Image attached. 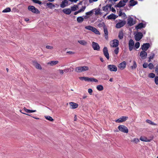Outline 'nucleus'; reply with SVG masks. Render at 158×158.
<instances>
[{"mask_svg": "<svg viewBox=\"0 0 158 158\" xmlns=\"http://www.w3.org/2000/svg\"><path fill=\"white\" fill-rule=\"evenodd\" d=\"M89 68L86 66H78L75 69V71L77 73H81L89 70Z\"/></svg>", "mask_w": 158, "mask_h": 158, "instance_id": "obj_1", "label": "nucleus"}, {"mask_svg": "<svg viewBox=\"0 0 158 158\" xmlns=\"http://www.w3.org/2000/svg\"><path fill=\"white\" fill-rule=\"evenodd\" d=\"M119 130L123 132L127 133L128 132V129L127 128L123 125H119L118 127Z\"/></svg>", "mask_w": 158, "mask_h": 158, "instance_id": "obj_2", "label": "nucleus"}, {"mask_svg": "<svg viewBox=\"0 0 158 158\" xmlns=\"http://www.w3.org/2000/svg\"><path fill=\"white\" fill-rule=\"evenodd\" d=\"M28 9L29 10L31 11L34 13L37 14L40 13V11L34 6H29L28 7Z\"/></svg>", "mask_w": 158, "mask_h": 158, "instance_id": "obj_3", "label": "nucleus"}, {"mask_svg": "<svg viewBox=\"0 0 158 158\" xmlns=\"http://www.w3.org/2000/svg\"><path fill=\"white\" fill-rule=\"evenodd\" d=\"M143 35L141 32H137L135 35V38L137 41L140 40L143 37Z\"/></svg>", "mask_w": 158, "mask_h": 158, "instance_id": "obj_4", "label": "nucleus"}, {"mask_svg": "<svg viewBox=\"0 0 158 158\" xmlns=\"http://www.w3.org/2000/svg\"><path fill=\"white\" fill-rule=\"evenodd\" d=\"M108 69L111 72H116L117 68L116 66L113 64L109 65L107 66Z\"/></svg>", "mask_w": 158, "mask_h": 158, "instance_id": "obj_5", "label": "nucleus"}, {"mask_svg": "<svg viewBox=\"0 0 158 158\" xmlns=\"http://www.w3.org/2000/svg\"><path fill=\"white\" fill-rule=\"evenodd\" d=\"M120 21L117 23L116 25V27L117 28H119L123 26L126 23V22L125 20L122 21L121 20H120Z\"/></svg>", "mask_w": 158, "mask_h": 158, "instance_id": "obj_6", "label": "nucleus"}, {"mask_svg": "<svg viewBox=\"0 0 158 158\" xmlns=\"http://www.w3.org/2000/svg\"><path fill=\"white\" fill-rule=\"evenodd\" d=\"M92 47L94 50L99 51L100 50V47L97 43L93 42L92 43Z\"/></svg>", "mask_w": 158, "mask_h": 158, "instance_id": "obj_7", "label": "nucleus"}, {"mask_svg": "<svg viewBox=\"0 0 158 158\" xmlns=\"http://www.w3.org/2000/svg\"><path fill=\"white\" fill-rule=\"evenodd\" d=\"M103 54L107 59H109V54L108 52L107 48L106 47H104L103 49Z\"/></svg>", "mask_w": 158, "mask_h": 158, "instance_id": "obj_8", "label": "nucleus"}, {"mask_svg": "<svg viewBox=\"0 0 158 158\" xmlns=\"http://www.w3.org/2000/svg\"><path fill=\"white\" fill-rule=\"evenodd\" d=\"M127 24L129 26H131L135 24V21L131 17H128L127 19Z\"/></svg>", "mask_w": 158, "mask_h": 158, "instance_id": "obj_9", "label": "nucleus"}, {"mask_svg": "<svg viewBox=\"0 0 158 158\" xmlns=\"http://www.w3.org/2000/svg\"><path fill=\"white\" fill-rule=\"evenodd\" d=\"M134 42L132 39L130 40L128 43L129 49L130 51H131L133 48Z\"/></svg>", "mask_w": 158, "mask_h": 158, "instance_id": "obj_10", "label": "nucleus"}, {"mask_svg": "<svg viewBox=\"0 0 158 158\" xmlns=\"http://www.w3.org/2000/svg\"><path fill=\"white\" fill-rule=\"evenodd\" d=\"M119 44V41L118 40H117L115 39L114 40L112 41V43L111 44H110V46L114 48H116L117 47Z\"/></svg>", "mask_w": 158, "mask_h": 158, "instance_id": "obj_11", "label": "nucleus"}, {"mask_svg": "<svg viewBox=\"0 0 158 158\" xmlns=\"http://www.w3.org/2000/svg\"><path fill=\"white\" fill-rule=\"evenodd\" d=\"M128 118V117L123 116L116 120L115 122L118 123H122L126 121Z\"/></svg>", "mask_w": 158, "mask_h": 158, "instance_id": "obj_12", "label": "nucleus"}, {"mask_svg": "<svg viewBox=\"0 0 158 158\" xmlns=\"http://www.w3.org/2000/svg\"><path fill=\"white\" fill-rule=\"evenodd\" d=\"M33 65L37 69L41 70L42 68L40 64L37 62L36 61L34 60L32 61Z\"/></svg>", "mask_w": 158, "mask_h": 158, "instance_id": "obj_13", "label": "nucleus"}, {"mask_svg": "<svg viewBox=\"0 0 158 158\" xmlns=\"http://www.w3.org/2000/svg\"><path fill=\"white\" fill-rule=\"evenodd\" d=\"M150 47V44L149 43L144 44L141 47V49L143 51H147Z\"/></svg>", "mask_w": 158, "mask_h": 158, "instance_id": "obj_14", "label": "nucleus"}, {"mask_svg": "<svg viewBox=\"0 0 158 158\" xmlns=\"http://www.w3.org/2000/svg\"><path fill=\"white\" fill-rule=\"evenodd\" d=\"M126 62L125 61H123L120 63L118 66V67L121 70L123 69L126 66Z\"/></svg>", "mask_w": 158, "mask_h": 158, "instance_id": "obj_15", "label": "nucleus"}, {"mask_svg": "<svg viewBox=\"0 0 158 158\" xmlns=\"http://www.w3.org/2000/svg\"><path fill=\"white\" fill-rule=\"evenodd\" d=\"M125 5V3L124 2V1L121 0L117 5L115 6V7L120 8L124 6Z\"/></svg>", "mask_w": 158, "mask_h": 158, "instance_id": "obj_16", "label": "nucleus"}, {"mask_svg": "<svg viewBox=\"0 0 158 158\" xmlns=\"http://www.w3.org/2000/svg\"><path fill=\"white\" fill-rule=\"evenodd\" d=\"M68 1L67 0H63L60 4L61 7L64 8L67 6L68 4Z\"/></svg>", "mask_w": 158, "mask_h": 158, "instance_id": "obj_17", "label": "nucleus"}, {"mask_svg": "<svg viewBox=\"0 0 158 158\" xmlns=\"http://www.w3.org/2000/svg\"><path fill=\"white\" fill-rule=\"evenodd\" d=\"M145 27V25L144 24L142 23H139L136 26L135 29L136 30L141 29L143 28H144Z\"/></svg>", "mask_w": 158, "mask_h": 158, "instance_id": "obj_18", "label": "nucleus"}, {"mask_svg": "<svg viewBox=\"0 0 158 158\" xmlns=\"http://www.w3.org/2000/svg\"><path fill=\"white\" fill-rule=\"evenodd\" d=\"M147 55V53L145 51H143L140 52V56L142 59H144L146 58Z\"/></svg>", "mask_w": 158, "mask_h": 158, "instance_id": "obj_19", "label": "nucleus"}, {"mask_svg": "<svg viewBox=\"0 0 158 158\" xmlns=\"http://www.w3.org/2000/svg\"><path fill=\"white\" fill-rule=\"evenodd\" d=\"M118 17L115 15L112 14L108 15L107 18L108 19H115Z\"/></svg>", "mask_w": 158, "mask_h": 158, "instance_id": "obj_20", "label": "nucleus"}, {"mask_svg": "<svg viewBox=\"0 0 158 158\" xmlns=\"http://www.w3.org/2000/svg\"><path fill=\"white\" fill-rule=\"evenodd\" d=\"M69 104L70 105V106L72 107L71 108L73 109H75L77 108L78 106V105L77 103L73 102H70Z\"/></svg>", "mask_w": 158, "mask_h": 158, "instance_id": "obj_21", "label": "nucleus"}, {"mask_svg": "<svg viewBox=\"0 0 158 158\" xmlns=\"http://www.w3.org/2000/svg\"><path fill=\"white\" fill-rule=\"evenodd\" d=\"M63 12L66 15H69L71 12V10L70 8L64 9L62 10Z\"/></svg>", "mask_w": 158, "mask_h": 158, "instance_id": "obj_22", "label": "nucleus"}, {"mask_svg": "<svg viewBox=\"0 0 158 158\" xmlns=\"http://www.w3.org/2000/svg\"><path fill=\"white\" fill-rule=\"evenodd\" d=\"M59 63V61L57 60L51 61L47 63L48 64H50L51 66H53Z\"/></svg>", "mask_w": 158, "mask_h": 158, "instance_id": "obj_23", "label": "nucleus"}, {"mask_svg": "<svg viewBox=\"0 0 158 158\" xmlns=\"http://www.w3.org/2000/svg\"><path fill=\"white\" fill-rule=\"evenodd\" d=\"M103 29L105 39L106 40H107L108 39V34L107 29L106 27H104Z\"/></svg>", "mask_w": 158, "mask_h": 158, "instance_id": "obj_24", "label": "nucleus"}, {"mask_svg": "<svg viewBox=\"0 0 158 158\" xmlns=\"http://www.w3.org/2000/svg\"><path fill=\"white\" fill-rule=\"evenodd\" d=\"M46 6L51 9H52L55 7L54 4L50 2L47 3L46 4Z\"/></svg>", "mask_w": 158, "mask_h": 158, "instance_id": "obj_25", "label": "nucleus"}, {"mask_svg": "<svg viewBox=\"0 0 158 158\" xmlns=\"http://www.w3.org/2000/svg\"><path fill=\"white\" fill-rule=\"evenodd\" d=\"M95 10V15H101L102 13L100 11V9L99 8H98L97 9H95L93 10Z\"/></svg>", "mask_w": 158, "mask_h": 158, "instance_id": "obj_26", "label": "nucleus"}, {"mask_svg": "<svg viewBox=\"0 0 158 158\" xmlns=\"http://www.w3.org/2000/svg\"><path fill=\"white\" fill-rule=\"evenodd\" d=\"M77 21L78 23H82L84 21V18L82 16L78 17L77 18Z\"/></svg>", "mask_w": 158, "mask_h": 158, "instance_id": "obj_27", "label": "nucleus"}, {"mask_svg": "<svg viewBox=\"0 0 158 158\" xmlns=\"http://www.w3.org/2000/svg\"><path fill=\"white\" fill-rule=\"evenodd\" d=\"M78 42L83 45H85L87 44V42L84 40H78Z\"/></svg>", "mask_w": 158, "mask_h": 158, "instance_id": "obj_28", "label": "nucleus"}, {"mask_svg": "<svg viewBox=\"0 0 158 158\" xmlns=\"http://www.w3.org/2000/svg\"><path fill=\"white\" fill-rule=\"evenodd\" d=\"M123 31H120L119 32L118 37L120 39H122L123 38Z\"/></svg>", "mask_w": 158, "mask_h": 158, "instance_id": "obj_29", "label": "nucleus"}, {"mask_svg": "<svg viewBox=\"0 0 158 158\" xmlns=\"http://www.w3.org/2000/svg\"><path fill=\"white\" fill-rule=\"evenodd\" d=\"M97 34H100V32L98 30L94 27H93L91 31Z\"/></svg>", "mask_w": 158, "mask_h": 158, "instance_id": "obj_30", "label": "nucleus"}, {"mask_svg": "<svg viewBox=\"0 0 158 158\" xmlns=\"http://www.w3.org/2000/svg\"><path fill=\"white\" fill-rule=\"evenodd\" d=\"M88 81H90V82H98V80L94 78H88Z\"/></svg>", "mask_w": 158, "mask_h": 158, "instance_id": "obj_31", "label": "nucleus"}, {"mask_svg": "<svg viewBox=\"0 0 158 158\" xmlns=\"http://www.w3.org/2000/svg\"><path fill=\"white\" fill-rule=\"evenodd\" d=\"M130 4L129 5V6H134L137 4L138 2L136 1H133L131 2H130Z\"/></svg>", "mask_w": 158, "mask_h": 158, "instance_id": "obj_32", "label": "nucleus"}, {"mask_svg": "<svg viewBox=\"0 0 158 158\" xmlns=\"http://www.w3.org/2000/svg\"><path fill=\"white\" fill-rule=\"evenodd\" d=\"M96 88L99 91H102L104 89L103 86L101 85H98Z\"/></svg>", "mask_w": 158, "mask_h": 158, "instance_id": "obj_33", "label": "nucleus"}, {"mask_svg": "<svg viewBox=\"0 0 158 158\" xmlns=\"http://www.w3.org/2000/svg\"><path fill=\"white\" fill-rule=\"evenodd\" d=\"M78 8V6L77 5H75L71 7V10L73 11H75L77 10V9Z\"/></svg>", "mask_w": 158, "mask_h": 158, "instance_id": "obj_34", "label": "nucleus"}, {"mask_svg": "<svg viewBox=\"0 0 158 158\" xmlns=\"http://www.w3.org/2000/svg\"><path fill=\"white\" fill-rule=\"evenodd\" d=\"M88 77H79L80 80L82 81L85 80V81H88Z\"/></svg>", "mask_w": 158, "mask_h": 158, "instance_id": "obj_35", "label": "nucleus"}, {"mask_svg": "<svg viewBox=\"0 0 158 158\" xmlns=\"http://www.w3.org/2000/svg\"><path fill=\"white\" fill-rule=\"evenodd\" d=\"M134 45V47L133 48L134 49H138L139 48L140 46V43L139 42H137L135 43Z\"/></svg>", "mask_w": 158, "mask_h": 158, "instance_id": "obj_36", "label": "nucleus"}, {"mask_svg": "<svg viewBox=\"0 0 158 158\" xmlns=\"http://www.w3.org/2000/svg\"><path fill=\"white\" fill-rule=\"evenodd\" d=\"M139 141V139L138 138H135L131 140V142H134L135 143H137Z\"/></svg>", "mask_w": 158, "mask_h": 158, "instance_id": "obj_37", "label": "nucleus"}, {"mask_svg": "<svg viewBox=\"0 0 158 158\" xmlns=\"http://www.w3.org/2000/svg\"><path fill=\"white\" fill-rule=\"evenodd\" d=\"M45 118L46 119L52 122H53L54 120V119H53L52 117L50 116H45Z\"/></svg>", "mask_w": 158, "mask_h": 158, "instance_id": "obj_38", "label": "nucleus"}, {"mask_svg": "<svg viewBox=\"0 0 158 158\" xmlns=\"http://www.w3.org/2000/svg\"><path fill=\"white\" fill-rule=\"evenodd\" d=\"M140 139L143 141L144 142H149L150 140H147V139L146 138L143 137H141L140 138Z\"/></svg>", "mask_w": 158, "mask_h": 158, "instance_id": "obj_39", "label": "nucleus"}, {"mask_svg": "<svg viewBox=\"0 0 158 158\" xmlns=\"http://www.w3.org/2000/svg\"><path fill=\"white\" fill-rule=\"evenodd\" d=\"M11 11V9L9 7H7L2 11L3 13L10 12Z\"/></svg>", "mask_w": 158, "mask_h": 158, "instance_id": "obj_40", "label": "nucleus"}, {"mask_svg": "<svg viewBox=\"0 0 158 158\" xmlns=\"http://www.w3.org/2000/svg\"><path fill=\"white\" fill-rule=\"evenodd\" d=\"M146 122L151 124V125H156V124L154 123L153 122H152V121H151V120H149V119H147L146 120Z\"/></svg>", "mask_w": 158, "mask_h": 158, "instance_id": "obj_41", "label": "nucleus"}, {"mask_svg": "<svg viewBox=\"0 0 158 158\" xmlns=\"http://www.w3.org/2000/svg\"><path fill=\"white\" fill-rule=\"evenodd\" d=\"M98 26L99 27H103V28L106 27L105 24L104 22H102V23H99L98 25Z\"/></svg>", "mask_w": 158, "mask_h": 158, "instance_id": "obj_42", "label": "nucleus"}, {"mask_svg": "<svg viewBox=\"0 0 158 158\" xmlns=\"http://www.w3.org/2000/svg\"><path fill=\"white\" fill-rule=\"evenodd\" d=\"M137 67V64L136 62L135 61H133V65L131 66L132 69H135Z\"/></svg>", "mask_w": 158, "mask_h": 158, "instance_id": "obj_43", "label": "nucleus"}, {"mask_svg": "<svg viewBox=\"0 0 158 158\" xmlns=\"http://www.w3.org/2000/svg\"><path fill=\"white\" fill-rule=\"evenodd\" d=\"M32 2L35 3H37L39 5L42 4V2L38 0H32Z\"/></svg>", "mask_w": 158, "mask_h": 158, "instance_id": "obj_44", "label": "nucleus"}, {"mask_svg": "<svg viewBox=\"0 0 158 158\" xmlns=\"http://www.w3.org/2000/svg\"><path fill=\"white\" fill-rule=\"evenodd\" d=\"M85 6H82V8L78 11V12L79 13L81 12H83L84 11L85 9Z\"/></svg>", "mask_w": 158, "mask_h": 158, "instance_id": "obj_45", "label": "nucleus"}, {"mask_svg": "<svg viewBox=\"0 0 158 158\" xmlns=\"http://www.w3.org/2000/svg\"><path fill=\"white\" fill-rule=\"evenodd\" d=\"M148 67L149 69H152L154 67V65L152 63H150L148 64Z\"/></svg>", "mask_w": 158, "mask_h": 158, "instance_id": "obj_46", "label": "nucleus"}, {"mask_svg": "<svg viewBox=\"0 0 158 158\" xmlns=\"http://www.w3.org/2000/svg\"><path fill=\"white\" fill-rule=\"evenodd\" d=\"M102 10L103 11L107 12L108 11V8L107 6L106 5L104 6H103L102 8Z\"/></svg>", "mask_w": 158, "mask_h": 158, "instance_id": "obj_47", "label": "nucleus"}, {"mask_svg": "<svg viewBox=\"0 0 158 158\" xmlns=\"http://www.w3.org/2000/svg\"><path fill=\"white\" fill-rule=\"evenodd\" d=\"M148 77H149L151 78H153L154 77H155V74L153 73H151L149 74Z\"/></svg>", "mask_w": 158, "mask_h": 158, "instance_id": "obj_48", "label": "nucleus"}, {"mask_svg": "<svg viewBox=\"0 0 158 158\" xmlns=\"http://www.w3.org/2000/svg\"><path fill=\"white\" fill-rule=\"evenodd\" d=\"M93 27L92 26H87L85 27V28L86 29H87V30H90V31H91L92 29V28H93Z\"/></svg>", "mask_w": 158, "mask_h": 158, "instance_id": "obj_49", "label": "nucleus"}, {"mask_svg": "<svg viewBox=\"0 0 158 158\" xmlns=\"http://www.w3.org/2000/svg\"><path fill=\"white\" fill-rule=\"evenodd\" d=\"M155 82L156 85H158V77L156 76L155 78Z\"/></svg>", "mask_w": 158, "mask_h": 158, "instance_id": "obj_50", "label": "nucleus"}, {"mask_svg": "<svg viewBox=\"0 0 158 158\" xmlns=\"http://www.w3.org/2000/svg\"><path fill=\"white\" fill-rule=\"evenodd\" d=\"M155 56V54L154 53H152L151 55L149 57V59H152Z\"/></svg>", "mask_w": 158, "mask_h": 158, "instance_id": "obj_51", "label": "nucleus"}, {"mask_svg": "<svg viewBox=\"0 0 158 158\" xmlns=\"http://www.w3.org/2000/svg\"><path fill=\"white\" fill-rule=\"evenodd\" d=\"M123 17V18L125 19L127 18V16L126 14L124 13H123L121 16Z\"/></svg>", "mask_w": 158, "mask_h": 158, "instance_id": "obj_52", "label": "nucleus"}, {"mask_svg": "<svg viewBox=\"0 0 158 158\" xmlns=\"http://www.w3.org/2000/svg\"><path fill=\"white\" fill-rule=\"evenodd\" d=\"M119 48L118 47L116 48L114 50V52L115 54H117L118 53Z\"/></svg>", "mask_w": 158, "mask_h": 158, "instance_id": "obj_53", "label": "nucleus"}, {"mask_svg": "<svg viewBox=\"0 0 158 158\" xmlns=\"http://www.w3.org/2000/svg\"><path fill=\"white\" fill-rule=\"evenodd\" d=\"M93 10H91L89 12H87L86 13V15H90L91 14H92L93 13Z\"/></svg>", "mask_w": 158, "mask_h": 158, "instance_id": "obj_54", "label": "nucleus"}, {"mask_svg": "<svg viewBox=\"0 0 158 158\" xmlns=\"http://www.w3.org/2000/svg\"><path fill=\"white\" fill-rule=\"evenodd\" d=\"M46 48L48 49H52L53 48V47L52 46H49V45H47L46 46Z\"/></svg>", "mask_w": 158, "mask_h": 158, "instance_id": "obj_55", "label": "nucleus"}, {"mask_svg": "<svg viewBox=\"0 0 158 158\" xmlns=\"http://www.w3.org/2000/svg\"><path fill=\"white\" fill-rule=\"evenodd\" d=\"M23 110L27 113H30V110L27 109L25 107L23 108Z\"/></svg>", "mask_w": 158, "mask_h": 158, "instance_id": "obj_56", "label": "nucleus"}, {"mask_svg": "<svg viewBox=\"0 0 158 158\" xmlns=\"http://www.w3.org/2000/svg\"><path fill=\"white\" fill-rule=\"evenodd\" d=\"M148 66V64L146 63H144L143 64V67L144 68H146Z\"/></svg>", "mask_w": 158, "mask_h": 158, "instance_id": "obj_57", "label": "nucleus"}, {"mask_svg": "<svg viewBox=\"0 0 158 158\" xmlns=\"http://www.w3.org/2000/svg\"><path fill=\"white\" fill-rule=\"evenodd\" d=\"M88 93L90 94V95H91L92 94V93L93 92V90H92V89H88Z\"/></svg>", "mask_w": 158, "mask_h": 158, "instance_id": "obj_58", "label": "nucleus"}, {"mask_svg": "<svg viewBox=\"0 0 158 158\" xmlns=\"http://www.w3.org/2000/svg\"><path fill=\"white\" fill-rule=\"evenodd\" d=\"M123 13L122 12L121 9L118 12V15L119 16H121Z\"/></svg>", "mask_w": 158, "mask_h": 158, "instance_id": "obj_59", "label": "nucleus"}, {"mask_svg": "<svg viewBox=\"0 0 158 158\" xmlns=\"http://www.w3.org/2000/svg\"><path fill=\"white\" fill-rule=\"evenodd\" d=\"M58 71H59V72L61 74V75H63L64 73V71L63 70H61V69H59L58 70Z\"/></svg>", "mask_w": 158, "mask_h": 158, "instance_id": "obj_60", "label": "nucleus"}, {"mask_svg": "<svg viewBox=\"0 0 158 158\" xmlns=\"http://www.w3.org/2000/svg\"><path fill=\"white\" fill-rule=\"evenodd\" d=\"M67 53H69L71 55L75 53L74 52H72V51H68L67 52Z\"/></svg>", "mask_w": 158, "mask_h": 158, "instance_id": "obj_61", "label": "nucleus"}, {"mask_svg": "<svg viewBox=\"0 0 158 158\" xmlns=\"http://www.w3.org/2000/svg\"><path fill=\"white\" fill-rule=\"evenodd\" d=\"M98 0H89V2L90 3H91L93 2H96Z\"/></svg>", "mask_w": 158, "mask_h": 158, "instance_id": "obj_62", "label": "nucleus"}, {"mask_svg": "<svg viewBox=\"0 0 158 158\" xmlns=\"http://www.w3.org/2000/svg\"><path fill=\"white\" fill-rule=\"evenodd\" d=\"M155 71L156 72H157L158 71V65L156 66L155 67Z\"/></svg>", "mask_w": 158, "mask_h": 158, "instance_id": "obj_63", "label": "nucleus"}, {"mask_svg": "<svg viewBox=\"0 0 158 158\" xmlns=\"http://www.w3.org/2000/svg\"><path fill=\"white\" fill-rule=\"evenodd\" d=\"M69 70V69H64L63 70V71L64 72H65L66 73H67L68 72Z\"/></svg>", "mask_w": 158, "mask_h": 158, "instance_id": "obj_64", "label": "nucleus"}]
</instances>
